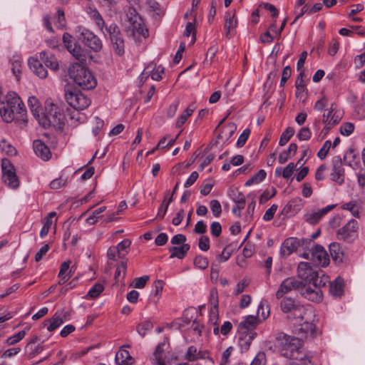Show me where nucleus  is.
Returning a JSON list of instances; mask_svg holds the SVG:
<instances>
[{
	"label": "nucleus",
	"instance_id": "f257e3e1",
	"mask_svg": "<svg viewBox=\"0 0 365 365\" xmlns=\"http://www.w3.org/2000/svg\"><path fill=\"white\" fill-rule=\"evenodd\" d=\"M318 322L316 310L311 305H307L306 309L292 322L295 332L302 337H316L321 334L317 326Z\"/></svg>",
	"mask_w": 365,
	"mask_h": 365
},
{
	"label": "nucleus",
	"instance_id": "f03ea898",
	"mask_svg": "<svg viewBox=\"0 0 365 365\" xmlns=\"http://www.w3.org/2000/svg\"><path fill=\"white\" fill-rule=\"evenodd\" d=\"M37 120L45 128H53L55 130H62L68 119L58 106L46 103L44 112L41 113Z\"/></svg>",
	"mask_w": 365,
	"mask_h": 365
},
{
	"label": "nucleus",
	"instance_id": "7ed1b4c3",
	"mask_svg": "<svg viewBox=\"0 0 365 365\" xmlns=\"http://www.w3.org/2000/svg\"><path fill=\"white\" fill-rule=\"evenodd\" d=\"M24 112V104L15 92L8 93L0 101V115L6 123H11L16 114Z\"/></svg>",
	"mask_w": 365,
	"mask_h": 365
},
{
	"label": "nucleus",
	"instance_id": "20e7f679",
	"mask_svg": "<svg viewBox=\"0 0 365 365\" xmlns=\"http://www.w3.org/2000/svg\"><path fill=\"white\" fill-rule=\"evenodd\" d=\"M68 73L69 78L83 89L91 90L97 85V81L92 72L82 64L71 63Z\"/></svg>",
	"mask_w": 365,
	"mask_h": 365
},
{
	"label": "nucleus",
	"instance_id": "39448f33",
	"mask_svg": "<svg viewBox=\"0 0 365 365\" xmlns=\"http://www.w3.org/2000/svg\"><path fill=\"white\" fill-rule=\"evenodd\" d=\"M124 21L128 35L133 36L135 40L140 41L141 38H145L148 36V30L145 28L143 20L134 8L128 9Z\"/></svg>",
	"mask_w": 365,
	"mask_h": 365
},
{
	"label": "nucleus",
	"instance_id": "423d86ee",
	"mask_svg": "<svg viewBox=\"0 0 365 365\" xmlns=\"http://www.w3.org/2000/svg\"><path fill=\"white\" fill-rule=\"evenodd\" d=\"M328 282V276L322 274V279H317L314 283L304 284L302 282L299 292L306 299L319 303L323 299V292L321 289L325 287Z\"/></svg>",
	"mask_w": 365,
	"mask_h": 365
},
{
	"label": "nucleus",
	"instance_id": "0eeeda50",
	"mask_svg": "<svg viewBox=\"0 0 365 365\" xmlns=\"http://www.w3.org/2000/svg\"><path fill=\"white\" fill-rule=\"evenodd\" d=\"M306 306L289 297L283 298L279 303L281 310L287 314V319L291 322L306 309Z\"/></svg>",
	"mask_w": 365,
	"mask_h": 365
},
{
	"label": "nucleus",
	"instance_id": "6e6552de",
	"mask_svg": "<svg viewBox=\"0 0 365 365\" xmlns=\"http://www.w3.org/2000/svg\"><path fill=\"white\" fill-rule=\"evenodd\" d=\"M65 98L67 103L75 110H83L91 102L89 98L76 89L67 88L65 91Z\"/></svg>",
	"mask_w": 365,
	"mask_h": 365
},
{
	"label": "nucleus",
	"instance_id": "1a4fd4ad",
	"mask_svg": "<svg viewBox=\"0 0 365 365\" xmlns=\"http://www.w3.org/2000/svg\"><path fill=\"white\" fill-rule=\"evenodd\" d=\"M76 34L78 38L93 51L98 52L101 50L103 47L101 40L90 30L83 26H78Z\"/></svg>",
	"mask_w": 365,
	"mask_h": 365
},
{
	"label": "nucleus",
	"instance_id": "9d476101",
	"mask_svg": "<svg viewBox=\"0 0 365 365\" xmlns=\"http://www.w3.org/2000/svg\"><path fill=\"white\" fill-rule=\"evenodd\" d=\"M106 29L109 34L113 50L117 55L122 56L125 52V43L119 27L112 24Z\"/></svg>",
	"mask_w": 365,
	"mask_h": 365
},
{
	"label": "nucleus",
	"instance_id": "9b49d317",
	"mask_svg": "<svg viewBox=\"0 0 365 365\" xmlns=\"http://www.w3.org/2000/svg\"><path fill=\"white\" fill-rule=\"evenodd\" d=\"M2 180L10 188L16 189L19 186V180L16 174L14 165L7 159L1 162Z\"/></svg>",
	"mask_w": 365,
	"mask_h": 365
},
{
	"label": "nucleus",
	"instance_id": "f8f14e48",
	"mask_svg": "<svg viewBox=\"0 0 365 365\" xmlns=\"http://www.w3.org/2000/svg\"><path fill=\"white\" fill-rule=\"evenodd\" d=\"M297 275L307 284L315 282L317 279H322V274L314 270L309 262H301L298 264Z\"/></svg>",
	"mask_w": 365,
	"mask_h": 365
},
{
	"label": "nucleus",
	"instance_id": "ddd939ff",
	"mask_svg": "<svg viewBox=\"0 0 365 365\" xmlns=\"http://www.w3.org/2000/svg\"><path fill=\"white\" fill-rule=\"evenodd\" d=\"M357 222L355 220H351L344 226L337 230V239L349 242H352L357 237Z\"/></svg>",
	"mask_w": 365,
	"mask_h": 365
},
{
	"label": "nucleus",
	"instance_id": "4468645a",
	"mask_svg": "<svg viewBox=\"0 0 365 365\" xmlns=\"http://www.w3.org/2000/svg\"><path fill=\"white\" fill-rule=\"evenodd\" d=\"M311 260L320 267H326L329 264V257L325 249L319 245H315L311 250Z\"/></svg>",
	"mask_w": 365,
	"mask_h": 365
},
{
	"label": "nucleus",
	"instance_id": "2eb2a0df",
	"mask_svg": "<svg viewBox=\"0 0 365 365\" xmlns=\"http://www.w3.org/2000/svg\"><path fill=\"white\" fill-rule=\"evenodd\" d=\"M165 68L163 66L160 65L157 66L155 63H150L143 70L140 75V78L146 79L150 76L153 81H158L163 78Z\"/></svg>",
	"mask_w": 365,
	"mask_h": 365
},
{
	"label": "nucleus",
	"instance_id": "dca6fc26",
	"mask_svg": "<svg viewBox=\"0 0 365 365\" xmlns=\"http://www.w3.org/2000/svg\"><path fill=\"white\" fill-rule=\"evenodd\" d=\"M259 319L253 315H248L239 324L237 330L241 333L256 332L255 329L258 325Z\"/></svg>",
	"mask_w": 365,
	"mask_h": 365
},
{
	"label": "nucleus",
	"instance_id": "f3484780",
	"mask_svg": "<svg viewBox=\"0 0 365 365\" xmlns=\"http://www.w3.org/2000/svg\"><path fill=\"white\" fill-rule=\"evenodd\" d=\"M301 283L302 282H299L293 277L285 279L281 284L277 292V296H282L284 294H286L293 289H296L299 292Z\"/></svg>",
	"mask_w": 365,
	"mask_h": 365
},
{
	"label": "nucleus",
	"instance_id": "a211bd4d",
	"mask_svg": "<svg viewBox=\"0 0 365 365\" xmlns=\"http://www.w3.org/2000/svg\"><path fill=\"white\" fill-rule=\"evenodd\" d=\"M334 207V205H330L318 211L309 212L304 215V220L311 225H315L319 222L322 217L331 211Z\"/></svg>",
	"mask_w": 365,
	"mask_h": 365
},
{
	"label": "nucleus",
	"instance_id": "6ab92c4d",
	"mask_svg": "<svg viewBox=\"0 0 365 365\" xmlns=\"http://www.w3.org/2000/svg\"><path fill=\"white\" fill-rule=\"evenodd\" d=\"M185 358L189 361L207 359L211 363H213L212 359L210 357L209 353L207 351H198L195 346L188 347Z\"/></svg>",
	"mask_w": 365,
	"mask_h": 365
},
{
	"label": "nucleus",
	"instance_id": "aec40b11",
	"mask_svg": "<svg viewBox=\"0 0 365 365\" xmlns=\"http://www.w3.org/2000/svg\"><path fill=\"white\" fill-rule=\"evenodd\" d=\"M42 63L41 60L35 57H31L28 60L31 70L39 78H45L48 76V71Z\"/></svg>",
	"mask_w": 365,
	"mask_h": 365
},
{
	"label": "nucleus",
	"instance_id": "412c9836",
	"mask_svg": "<svg viewBox=\"0 0 365 365\" xmlns=\"http://www.w3.org/2000/svg\"><path fill=\"white\" fill-rule=\"evenodd\" d=\"M238 346L242 352H246L249 350L252 341L256 337V332H245L241 333L238 331Z\"/></svg>",
	"mask_w": 365,
	"mask_h": 365
},
{
	"label": "nucleus",
	"instance_id": "4be33fe9",
	"mask_svg": "<svg viewBox=\"0 0 365 365\" xmlns=\"http://www.w3.org/2000/svg\"><path fill=\"white\" fill-rule=\"evenodd\" d=\"M39 58L51 70L55 71L58 70V61L56 57L50 52L43 51L39 53Z\"/></svg>",
	"mask_w": 365,
	"mask_h": 365
},
{
	"label": "nucleus",
	"instance_id": "5701e85b",
	"mask_svg": "<svg viewBox=\"0 0 365 365\" xmlns=\"http://www.w3.org/2000/svg\"><path fill=\"white\" fill-rule=\"evenodd\" d=\"M33 148L36 155L43 160H48L51 153L49 148L41 140H36L33 143Z\"/></svg>",
	"mask_w": 365,
	"mask_h": 365
},
{
	"label": "nucleus",
	"instance_id": "b1692460",
	"mask_svg": "<svg viewBox=\"0 0 365 365\" xmlns=\"http://www.w3.org/2000/svg\"><path fill=\"white\" fill-rule=\"evenodd\" d=\"M299 245V240L294 237H290L284 240L282 243L280 254L283 257L289 255L292 252L296 250Z\"/></svg>",
	"mask_w": 365,
	"mask_h": 365
},
{
	"label": "nucleus",
	"instance_id": "393cba45",
	"mask_svg": "<svg viewBox=\"0 0 365 365\" xmlns=\"http://www.w3.org/2000/svg\"><path fill=\"white\" fill-rule=\"evenodd\" d=\"M342 118V115L339 111H334L333 106L327 113L323 114L322 122L327 123L332 128L338 124Z\"/></svg>",
	"mask_w": 365,
	"mask_h": 365
},
{
	"label": "nucleus",
	"instance_id": "a878e982",
	"mask_svg": "<svg viewBox=\"0 0 365 365\" xmlns=\"http://www.w3.org/2000/svg\"><path fill=\"white\" fill-rule=\"evenodd\" d=\"M70 261L63 262L60 267L58 277H59V284H65L73 275L74 272L73 267L70 269Z\"/></svg>",
	"mask_w": 365,
	"mask_h": 365
},
{
	"label": "nucleus",
	"instance_id": "bb28decb",
	"mask_svg": "<svg viewBox=\"0 0 365 365\" xmlns=\"http://www.w3.org/2000/svg\"><path fill=\"white\" fill-rule=\"evenodd\" d=\"M225 29H226V36L230 38V33L234 31L237 26V20L235 13L228 11L225 14Z\"/></svg>",
	"mask_w": 365,
	"mask_h": 365
},
{
	"label": "nucleus",
	"instance_id": "cd10ccee",
	"mask_svg": "<svg viewBox=\"0 0 365 365\" xmlns=\"http://www.w3.org/2000/svg\"><path fill=\"white\" fill-rule=\"evenodd\" d=\"M165 346V341L159 344L154 352L153 358L152 359L153 364L155 365H166L165 353L163 346Z\"/></svg>",
	"mask_w": 365,
	"mask_h": 365
},
{
	"label": "nucleus",
	"instance_id": "c85d7f7f",
	"mask_svg": "<svg viewBox=\"0 0 365 365\" xmlns=\"http://www.w3.org/2000/svg\"><path fill=\"white\" fill-rule=\"evenodd\" d=\"M304 71H302L295 81V87H296V97L302 98L305 96L307 92V83L305 80L304 79Z\"/></svg>",
	"mask_w": 365,
	"mask_h": 365
},
{
	"label": "nucleus",
	"instance_id": "c756f323",
	"mask_svg": "<svg viewBox=\"0 0 365 365\" xmlns=\"http://www.w3.org/2000/svg\"><path fill=\"white\" fill-rule=\"evenodd\" d=\"M211 308L209 313V322L212 324H217L218 321V300L217 296L212 292L211 293Z\"/></svg>",
	"mask_w": 365,
	"mask_h": 365
},
{
	"label": "nucleus",
	"instance_id": "7c9ffc66",
	"mask_svg": "<svg viewBox=\"0 0 365 365\" xmlns=\"http://www.w3.org/2000/svg\"><path fill=\"white\" fill-rule=\"evenodd\" d=\"M331 180L341 185L344 181V170L341 163H337L333 165L332 172L330 174Z\"/></svg>",
	"mask_w": 365,
	"mask_h": 365
},
{
	"label": "nucleus",
	"instance_id": "2f4dec72",
	"mask_svg": "<svg viewBox=\"0 0 365 365\" xmlns=\"http://www.w3.org/2000/svg\"><path fill=\"white\" fill-rule=\"evenodd\" d=\"M115 361L120 365H130L133 363V358L128 350L121 347L115 354Z\"/></svg>",
	"mask_w": 365,
	"mask_h": 365
},
{
	"label": "nucleus",
	"instance_id": "473e14b6",
	"mask_svg": "<svg viewBox=\"0 0 365 365\" xmlns=\"http://www.w3.org/2000/svg\"><path fill=\"white\" fill-rule=\"evenodd\" d=\"M22 58L19 55H14L10 59L11 71L13 74L16 76L17 81H19L20 78V74L21 73L22 68Z\"/></svg>",
	"mask_w": 365,
	"mask_h": 365
},
{
	"label": "nucleus",
	"instance_id": "72a5a7b5",
	"mask_svg": "<svg viewBox=\"0 0 365 365\" xmlns=\"http://www.w3.org/2000/svg\"><path fill=\"white\" fill-rule=\"evenodd\" d=\"M330 293L334 297H341L344 292V282L340 277L330 283Z\"/></svg>",
	"mask_w": 365,
	"mask_h": 365
},
{
	"label": "nucleus",
	"instance_id": "f704fd0d",
	"mask_svg": "<svg viewBox=\"0 0 365 365\" xmlns=\"http://www.w3.org/2000/svg\"><path fill=\"white\" fill-rule=\"evenodd\" d=\"M190 250V245L188 244H183L180 247H171L169 249L170 252V257H177L178 259H182L186 253Z\"/></svg>",
	"mask_w": 365,
	"mask_h": 365
},
{
	"label": "nucleus",
	"instance_id": "c9c22d12",
	"mask_svg": "<svg viewBox=\"0 0 365 365\" xmlns=\"http://www.w3.org/2000/svg\"><path fill=\"white\" fill-rule=\"evenodd\" d=\"M28 106L33 115L37 120L41 113V107L38 99L35 96H30L28 99Z\"/></svg>",
	"mask_w": 365,
	"mask_h": 365
},
{
	"label": "nucleus",
	"instance_id": "e433bc0d",
	"mask_svg": "<svg viewBox=\"0 0 365 365\" xmlns=\"http://www.w3.org/2000/svg\"><path fill=\"white\" fill-rule=\"evenodd\" d=\"M297 150V145L295 143H291L288 148L279 154V162L280 163H284L287 161L292 156H293Z\"/></svg>",
	"mask_w": 365,
	"mask_h": 365
},
{
	"label": "nucleus",
	"instance_id": "4c0bfd02",
	"mask_svg": "<svg viewBox=\"0 0 365 365\" xmlns=\"http://www.w3.org/2000/svg\"><path fill=\"white\" fill-rule=\"evenodd\" d=\"M104 285L102 283H96L91 287L88 292L86 297L88 299H93L99 297V295L103 292Z\"/></svg>",
	"mask_w": 365,
	"mask_h": 365
},
{
	"label": "nucleus",
	"instance_id": "58836bf2",
	"mask_svg": "<svg viewBox=\"0 0 365 365\" xmlns=\"http://www.w3.org/2000/svg\"><path fill=\"white\" fill-rule=\"evenodd\" d=\"M236 129L237 126L235 123H229L222 128L220 137L227 140L232 136Z\"/></svg>",
	"mask_w": 365,
	"mask_h": 365
},
{
	"label": "nucleus",
	"instance_id": "ea45409f",
	"mask_svg": "<svg viewBox=\"0 0 365 365\" xmlns=\"http://www.w3.org/2000/svg\"><path fill=\"white\" fill-rule=\"evenodd\" d=\"M89 14L91 18L95 21L98 29L103 31V29L106 27L105 21L98 11L96 9H91Z\"/></svg>",
	"mask_w": 365,
	"mask_h": 365
},
{
	"label": "nucleus",
	"instance_id": "a19ab883",
	"mask_svg": "<svg viewBox=\"0 0 365 365\" xmlns=\"http://www.w3.org/2000/svg\"><path fill=\"white\" fill-rule=\"evenodd\" d=\"M329 248L333 259L334 261L341 262L342 260L343 254L339 244L337 242H332L329 245Z\"/></svg>",
	"mask_w": 365,
	"mask_h": 365
},
{
	"label": "nucleus",
	"instance_id": "79ce46f5",
	"mask_svg": "<svg viewBox=\"0 0 365 365\" xmlns=\"http://www.w3.org/2000/svg\"><path fill=\"white\" fill-rule=\"evenodd\" d=\"M270 313V309L265 300H262L258 306L257 315V318L261 317L262 319H266Z\"/></svg>",
	"mask_w": 365,
	"mask_h": 365
},
{
	"label": "nucleus",
	"instance_id": "37998d69",
	"mask_svg": "<svg viewBox=\"0 0 365 365\" xmlns=\"http://www.w3.org/2000/svg\"><path fill=\"white\" fill-rule=\"evenodd\" d=\"M195 106L190 105L185 111L178 117L176 121V126L181 127L187 120V119L193 113Z\"/></svg>",
	"mask_w": 365,
	"mask_h": 365
},
{
	"label": "nucleus",
	"instance_id": "c03bdc74",
	"mask_svg": "<svg viewBox=\"0 0 365 365\" xmlns=\"http://www.w3.org/2000/svg\"><path fill=\"white\" fill-rule=\"evenodd\" d=\"M68 51L77 60L79 61H86V56L84 54V51L81 46L78 44H75L73 46L71 49H68Z\"/></svg>",
	"mask_w": 365,
	"mask_h": 365
},
{
	"label": "nucleus",
	"instance_id": "a18cd8bd",
	"mask_svg": "<svg viewBox=\"0 0 365 365\" xmlns=\"http://www.w3.org/2000/svg\"><path fill=\"white\" fill-rule=\"evenodd\" d=\"M267 173L264 170H260L257 174L254 175L246 182V186H250L253 184H259L263 181L266 178Z\"/></svg>",
	"mask_w": 365,
	"mask_h": 365
},
{
	"label": "nucleus",
	"instance_id": "49530a36",
	"mask_svg": "<svg viewBox=\"0 0 365 365\" xmlns=\"http://www.w3.org/2000/svg\"><path fill=\"white\" fill-rule=\"evenodd\" d=\"M0 150L9 156L16 154V148L6 140H0Z\"/></svg>",
	"mask_w": 365,
	"mask_h": 365
},
{
	"label": "nucleus",
	"instance_id": "de8ad7c7",
	"mask_svg": "<svg viewBox=\"0 0 365 365\" xmlns=\"http://www.w3.org/2000/svg\"><path fill=\"white\" fill-rule=\"evenodd\" d=\"M63 321L61 318V314H58V313H56L55 315L53 317L52 319H51L48 322V327L47 329L49 331H53L55 329H56L58 327H59L62 324Z\"/></svg>",
	"mask_w": 365,
	"mask_h": 365
},
{
	"label": "nucleus",
	"instance_id": "09e8293b",
	"mask_svg": "<svg viewBox=\"0 0 365 365\" xmlns=\"http://www.w3.org/2000/svg\"><path fill=\"white\" fill-rule=\"evenodd\" d=\"M153 327V324L150 321H145L137 326V331L141 336H144Z\"/></svg>",
	"mask_w": 365,
	"mask_h": 365
},
{
	"label": "nucleus",
	"instance_id": "8fccbe9b",
	"mask_svg": "<svg viewBox=\"0 0 365 365\" xmlns=\"http://www.w3.org/2000/svg\"><path fill=\"white\" fill-rule=\"evenodd\" d=\"M209 264V262L207 257L202 256V255H197L195 257L194 259V265L196 268L200 269H205Z\"/></svg>",
	"mask_w": 365,
	"mask_h": 365
},
{
	"label": "nucleus",
	"instance_id": "3c124183",
	"mask_svg": "<svg viewBox=\"0 0 365 365\" xmlns=\"http://www.w3.org/2000/svg\"><path fill=\"white\" fill-rule=\"evenodd\" d=\"M26 335V331L24 330L19 331L17 334L9 337L5 343L9 345H14L20 341Z\"/></svg>",
	"mask_w": 365,
	"mask_h": 365
},
{
	"label": "nucleus",
	"instance_id": "603ef678",
	"mask_svg": "<svg viewBox=\"0 0 365 365\" xmlns=\"http://www.w3.org/2000/svg\"><path fill=\"white\" fill-rule=\"evenodd\" d=\"M294 130L292 128H287L281 135L279 144L282 146L285 145L294 135Z\"/></svg>",
	"mask_w": 365,
	"mask_h": 365
},
{
	"label": "nucleus",
	"instance_id": "864d4df0",
	"mask_svg": "<svg viewBox=\"0 0 365 365\" xmlns=\"http://www.w3.org/2000/svg\"><path fill=\"white\" fill-rule=\"evenodd\" d=\"M66 24V18L64 11L62 9L57 10V18L55 22V25L58 29H62L64 28Z\"/></svg>",
	"mask_w": 365,
	"mask_h": 365
},
{
	"label": "nucleus",
	"instance_id": "5fc2aeb1",
	"mask_svg": "<svg viewBox=\"0 0 365 365\" xmlns=\"http://www.w3.org/2000/svg\"><path fill=\"white\" fill-rule=\"evenodd\" d=\"M106 210V207H101L95 210L91 216L86 219V222L90 225H93L96 222L98 215Z\"/></svg>",
	"mask_w": 365,
	"mask_h": 365
},
{
	"label": "nucleus",
	"instance_id": "6e6d98bb",
	"mask_svg": "<svg viewBox=\"0 0 365 365\" xmlns=\"http://www.w3.org/2000/svg\"><path fill=\"white\" fill-rule=\"evenodd\" d=\"M80 110H73L69 113V118L71 121L83 123L86 120V116L79 112Z\"/></svg>",
	"mask_w": 365,
	"mask_h": 365
},
{
	"label": "nucleus",
	"instance_id": "4d7b16f0",
	"mask_svg": "<svg viewBox=\"0 0 365 365\" xmlns=\"http://www.w3.org/2000/svg\"><path fill=\"white\" fill-rule=\"evenodd\" d=\"M331 146V141L326 140L317 153L318 158L321 160L324 159L327 157V155L330 150Z\"/></svg>",
	"mask_w": 365,
	"mask_h": 365
},
{
	"label": "nucleus",
	"instance_id": "13d9d810",
	"mask_svg": "<svg viewBox=\"0 0 365 365\" xmlns=\"http://www.w3.org/2000/svg\"><path fill=\"white\" fill-rule=\"evenodd\" d=\"M341 208L343 210H346L350 211L351 213L354 216H358L359 215V208H358V207L356 205V202H354V201H351V202L344 203L341 206Z\"/></svg>",
	"mask_w": 365,
	"mask_h": 365
},
{
	"label": "nucleus",
	"instance_id": "bf43d9fd",
	"mask_svg": "<svg viewBox=\"0 0 365 365\" xmlns=\"http://www.w3.org/2000/svg\"><path fill=\"white\" fill-rule=\"evenodd\" d=\"M210 207L214 216L218 217L222 212V207L220 202L217 200H212L210 202Z\"/></svg>",
	"mask_w": 365,
	"mask_h": 365
},
{
	"label": "nucleus",
	"instance_id": "052dcab7",
	"mask_svg": "<svg viewBox=\"0 0 365 365\" xmlns=\"http://www.w3.org/2000/svg\"><path fill=\"white\" fill-rule=\"evenodd\" d=\"M354 130V125L351 123H345L340 127V133L345 136L350 135Z\"/></svg>",
	"mask_w": 365,
	"mask_h": 365
},
{
	"label": "nucleus",
	"instance_id": "680f3d73",
	"mask_svg": "<svg viewBox=\"0 0 365 365\" xmlns=\"http://www.w3.org/2000/svg\"><path fill=\"white\" fill-rule=\"evenodd\" d=\"M250 134V129H245L243 132L240 134L237 141L236 145L238 148H242L245 144Z\"/></svg>",
	"mask_w": 365,
	"mask_h": 365
},
{
	"label": "nucleus",
	"instance_id": "e2e57ef3",
	"mask_svg": "<svg viewBox=\"0 0 365 365\" xmlns=\"http://www.w3.org/2000/svg\"><path fill=\"white\" fill-rule=\"evenodd\" d=\"M266 364V356L264 352L259 351L255 356L254 359L252 361L250 365H265Z\"/></svg>",
	"mask_w": 365,
	"mask_h": 365
},
{
	"label": "nucleus",
	"instance_id": "0e129e2a",
	"mask_svg": "<svg viewBox=\"0 0 365 365\" xmlns=\"http://www.w3.org/2000/svg\"><path fill=\"white\" fill-rule=\"evenodd\" d=\"M311 136L312 133L308 127L302 128L297 134V137L300 140H308Z\"/></svg>",
	"mask_w": 365,
	"mask_h": 365
},
{
	"label": "nucleus",
	"instance_id": "69168bd1",
	"mask_svg": "<svg viewBox=\"0 0 365 365\" xmlns=\"http://www.w3.org/2000/svg\"><path fill=\"white\" fill-rule=\"evenodd\" d=\"M149 280V277L148 275H144L140 277L135 278L133 281V286L137 289L143 288L148 281Z\"/></svg>",
	"mask_w": 365,
	"mask_h": 365
},
{
	"label": "nucleus",
	"instance_id": "338daca9",
	"mask_svg": "<svg viewBox=\"0 0 365 365\" xmlns=\"http://www.w3.org/2000/svg\"><path fill=\"white\" fill-rule=\"evenodd\" d=\"M248 285H249L248 280L245 279H242V281L238 282L237 284V285L235 286L234 291H233V294L235 295H239L240 294H241L242 292H244L245 287H247Z\"/></svg>",
	"mask_w": 365,
	"mask_h": 365
},
{
	"label": "nucleus",
	"instance_id": "774afa93",
	"mask_svg": "<svg viewBox=\"0 0 365 365\" xmlns=\"http://www.w3.org/2000/svg\"><path fill=\"white\" fill-rule=\"evenodd\" d=\"M63 41L67 50L71 49V48L76 44V42L74 41L73 36L68 33H65L63 35Z\"/></svg>",
	"mask_w": 365,
	"mask_h": 365
}]
</instances>
